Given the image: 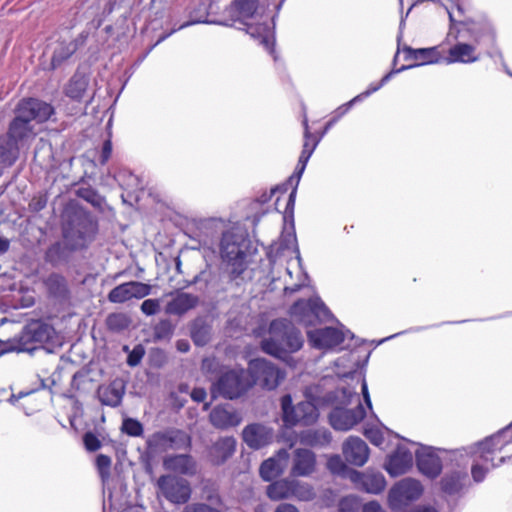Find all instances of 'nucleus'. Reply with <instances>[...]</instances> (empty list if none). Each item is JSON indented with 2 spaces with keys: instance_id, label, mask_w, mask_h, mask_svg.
<instances>
[{
  "instance_id": "nucleus-1",
  "label": "nucleus",
  "mask_w": 512,
  "mask_h": 512,
  "mask_svg": "<svg viewBox=\"0 0 512 512\" xmlns=\"http://www.w3.org/2000/svg\"><path fill=\"white\" fill-rule=\"evenodd\" d=\"M313 400L317 404L333 407L329 414V422L338 431L352 429L366 416V411L359 401V396L352 388H337L323 397H315Z\"/></svg>"
},
{
  "instance_id": "nucleus-2",
  "label": "nucleus",
  "mask_w": 512,
  "mask_h": 512,
  "mask_svg": "<svg viewBox=\"0 0 512 512\" xmlns=\"http://www.w3.org/2000/svg\"><path fill=\"white\" fill-rule=\"evenodd\" d=\"M303 345L301 333L287 319H275L270 323L268 337L261 342L262 350L280 360L288 361L290 354Z\"/></svg>"
},
{
  "instance_id": "nucleus-3",
  "label": "nucleus",
  "mask_w": 512,
  "mask_h": 512,
  "mask_svg": "<svg viewBox=\"0 0 512 512\" xmlns=\"http://www.w3.org/2000/svg\"><path fill=\"white\" fill-rule=\"evenodd\" d=\"M259 0H233L227 9L233 22H240L246 27V32L254 39L259 40L270 54L274 53V27L266 21L261 23L249 22L258 15Z\"/></svg>"
},
{
  "instance_id": "nucleus-4",
  "label": "nucleus",
  "mask_w": 512,
  "mask_h": 512,
  "mask_svg": "<svg viewBox=\"0 0 512 512\" xmlns=\"http://www.w3.org/2000/svg\"><path fill=\"white\" fill-rule=\"evenodd\" d=\"M97 232L98 223L92 215L81 209L75 210L63 224V244L71 251L86 249L94 241Z\"/></svg>"
},
{
  "instance_id": "nucleus-5",
  "label": "nucleus",
  "mask_w": 512,
  "mask_h": 512,
  "mask_svg": "<svg viewBox=\"0 0 512 512\" xmlns=\"http://www.w3.org/2000/svg\"><path fill=\"white\" fill-rule=\"evenodd\" d=\"M55 335V329L40 320L28 323L21 333L4 343L3 352L32 353L43 343L50 342Z\"/></svg>"
},
{
  "instance_id": "nucleus-6",
  "label": "nucleus",
  "mask_w": 512,
  "mask_h": 512,
  "mask_svg": "<svg viewBox=\"0 0 512 512\" xmlns=\"http://www.w3.org/2000/svg\"><path fill=\"white\" fill-rule=\"evenodd\" d=\"M251 241L247 233L240 228H232L223 233L220 242L221 257L233 266L231 274L240 276L245 269L244 260Z\"/></svg>"
},
{
  "instance_id": "nucleus-7",
  "label": "nucleus",
  "mask_w": 512,
  "mask_h": 512,
  "mask_svg": "<svg viewBox=\"0 0 512 512\" xmlns=\"http://www.w3.org/2000/svg\"><path fill=\"white\" fill-rule=\"evenodd\" d=\"M252 387L247 370L234 368L222 372L211 386L213 398L221 396L233 400L241 397Z\"/></svg>"
},
{
  "instance_id": "nucleus-8",
  "label": "nucleus",
  "mask_w": 512,
  "mask_h": 512,
  "mask_svg": "<svg viewBox=\"0 0 512 512\" xmlns=\"http://www.w3.org/2000/svg\"><path fill=\"white\" fill-rule=\"evenodd\" d=\"M303 126L305 142L303 145V150L298 160L296 171L289 177L286 184L277 188L278 190L285 192L287 190L288 185L293 186V189L290 192L286 203L285 211L283 213L284 221H287L288 218H291L293 220L297 187L300 182L301 176L306 168L307 162L309 161L311 155L313 154L319 142V140L314 139L313 136L311 135L307 119H304Z\"/></svg>"
},
{
  "instance_id": "nucleus-9",
  "label": "nucleus",
  "mask_w": 512,
  "mask_h": 512,
  "mask_svg": "<svg viewBox=\"0 0 512 512\" xmlns=\"http://www.w3.org/2000/svg\"><path fill=\"white\" fill-rule=\"evenodd\" d=\"M290 315L294 321L307 327L333 318L330 310L318 296L296 301L290 308Z\"/></svg>"
},
{
  "instance_id": "nucleus-10",
  "label": "nucleus",
  "mask_w": 512,
  "mask_h": 512,
  "mask_svg": "<svg viewBox=\"0 0 512 512\" xmlns=\"http://www.w3.org/2000/svg\"><path fill=\"white\" fill-rule=\"evenodd\" d=\"M247 372L252 386L258 385L268 391L275 390L286 377L285 371L263 358L251 360Z\"/></svg>"
},
{
  "instance_id": "nucleus-11",
  "label": "nucleus",
  "mask_w": 512,
  "mask_h": 512,
  "mask_svg": "<svg viewBox=\"0 0 512 512\" xmlns=\"http://www.w3.org/2000/svg\"><path fill=\"white\" fill-rule=\"evenodd\" d=\"M282 420L287 427L295 425H311L319 417L316 404L311 401H302L297 405L292 404V398L289 394L281 398Z\"/></svg>"
},
{
  "instance_id": "nucleus-12",
  "label": "nucleus",
  "mask_w": 512,
  "mask_h": 512,
  "mask_svg": "<svg viewBox=\"0 0 512 512\" xmlns=\"http://www.w3.org/2000/svg\"><path fill=\"white\" fill-rule=\"evenodd\" d=\"M512 443V422L497 432L496 434L485 438L483 441L475 443L471 448V453L478 454L484 461H492L496 452H501L506 446Z\"/></svg>"
},
{
  "instance_id": "nucleus-13",
  "label": "nucleus",
  "mask_w": 512,
  "mask_h": 512,
  "mask_svg": "<svg viewBox=\"0 0 512 512\" xmlns=\"http://www.w3.org/2000/svg\"><path fill=\"white\" fill-rule=\"evenodd\" d=\"M190 436L183 430L168 429L155 432L148 440V447L155 451L179 450L190 446Z\"/></svg>"
},
{
  "instance_id": "nucleus-14",
  "label": "nucleus",
  "mask_w": 512,
  "mask_h": 512,
  "mask_svg": "<svg viewBox=\"0 0 512 512\" xmlns=\"http://www.w3.org/2000/svg\"><path fill=\"white\" fill-rule=\"evenodd\" d=\"M163 496L172 503L184 504L191 497V488L187 480L163 475L157 481Z\"/></svg>"
},
{
  "instance_id": "nucleus-15",
  "label": "nucleus",
  "mask_w": 512,
  "mask_h": 512,
  "mask_svg": "<svg viewBox=\"0 0 512 512\" xmlns=\"http://www.w3.org/2000/svg\"><path fill=\"white\" fill-rule=\"evenodd\" d=\"M15 113L21 115L29 122L36 121L37 123H44L48 121L55 113L54 107L40 99L27 98L22 99L16 106Z\"/></svg>"
},
{
  "instance_id": "nucleus-16",
  "label": "nucleus",
  "mask_w": 512,
  "mask_h": 512,
  "mask_svg": "<svg viewBox=\"0 0 512 512\" xmlns=\"http://www.w3.org/2000/svg\"><path fill=\"white\" fill-rule=\"evenodd\" d=\"M423 492L419 481L405 478L398 482L389 492V503L393 509L400 508L408 502L418 499Z\"/></svg>"
},
{
  "instance_id": "nucleus-17",
  "label": "nucleus",
  "mask_w": 512,
  "mask_h": 512,
  "mask_svg": "<svg viewBox=\"0 0 512 512\" xmlns=\"http://www.w3.org/2000/svg\"><path fill=\"white\" fill-rule=\"evenodd\" d=\"M151 293V286L138 281H130L113 288L108 294L112 303H124L133 298L141 299Z\"/></svg>"
},
{
  "instance_id": "nucleus-18",
  "label": "nucleus",
  "mask_w": 512,
  "mask_h": 512,
  "mask_svg": "<svg viewBox=\"0 0 512 512\" xmlns=\"http://www.w3.org/2000/svg\"><path fill=\"white\" fill-rule=\"evenodd\" d=\"M37 136L34 125L20 114L15 113V117L10 122L7 137L19 146L29 145Z\"/></svg>"
},
{
  "instance_id": "nucleus-19",
  "label": "nucleus",
  "mask_w": 512,
  "mask_h": 512,
  "mask_svg": "<svg viewBox=\"0 0 512 512\" xmlns=\"http://www.w3.org/2000/svg\"><path fill=\"white\" fill-rule=\"evenodd\" d=\"M307 336L313 347L326 349L340 345L344 341L346 334L337 328L325 327L310 330L307 332Z\"/></svg>"
},
{
  "instance_id": "nucleus-20",
  "label": "nucleus",
  "mask_w": 512,
  "mask_h": 512,
  "mask_svg": "<svg viewBox=\"0 0 512 512\" xmlns=\"http://www.w3.org/2000/svg\"><path fill=\"white\" fill-rule=\"evenodd\" d=\"M242 438L248 447L257 450L273 441V429L260 423H253L243 429Z\"/></svg>"
},
{
  "instance_id": "nucleus-21",
  "label": "nucleus",
  "mask_w": 512,
  "mask_h": 512,
  "mask_svg": "<svg viewBox=\"0 0 512 512\" xmlns=\"http://www.w3.org/2000/svg\"><path fill=\"white\" fill-rule=\"evenodd\" d=\"M316 469V455L309 449L297 448L293 451L291 475L295 477H307Z\"/></svg>"
},
{
  "instance_id": "nucleus-22",
  "label": "nucleus",
  "mask_w": 512,
  "mask_h": 512,
  "mask_svg": "<svg viewBox=\"0 0 512 512\" xmlns=\"http://www.w3.org/2000/svg\"><path fill=\"white\" fill-rule=\"evenodd\" d=\"M342 452L348 463L358 467L363 466L369 458L367 444L361 438L355 436H350L343 443Z\"/></svg>"
},
{
  "instance_id": "nucleus-23",
  "label": "nucleus",
  "mask_w": 512,
  "mask_h": 512,
  "mask_svg": "<svg viewBox=\"0 0 512 512\" xmlns=\"http://www.w3.org/2000/svg\"><path fill=\"white\" fill-rule=\"evenodd\" d=\"M357 487L371 494H379L386 487V480L381 472L367 471L365 473L353 471L350 476Z\"/></svg>"
},
{
  "instance_id": "nucleus-24",
  "label": "nucleus",
  "mask_w": 512,
  "mask_h": 512,
  "mask_svg": "<svg viewBox=\"0 0 512 512\" xmlns=\"http://www.w3.org/2000/svg\"><path fill=\"white\" fill-rule=\"evenodd\" d=\"M419 471L429 478H436L442 470V462L431 447H422L416 452Z\"/></svg>"
},
{
  "instance_id": "nucleus-25",
  "label": "nucleus",
  "mask_w": 512,
  "mask_h": 512,
  "mask_svg": "<svg viewBox=\"0 0 512 512\" xmlns=\"http://www.w3.org/2000/svg\"><path fill=\"white\" fill-rule=\"evenodd\" d=\"M405 59L413 61V63L404 66L405 70L417 66L437 63L441 60L442 56L437 46L429 48L413 49L406 47L404 49Z\"/></svg>"
},
{
  "instance_id": "nucleus-26",
  "label": "nucleus",
  "mask_w": 512,
  "mask_h": 512,
  "mask_svg": "<svg viewBox=\"0 0 512 512\" xmlns=\"http://www.w3.org/2000/svg\"><path fill=\"white\" fill-rule=\"evenodd\" d=\"M209 420L215 428L226 430L238 426L242 418L239 413L230 406H216L210 412Z\"/></svg>"
},
{
  "instance_id": "nucleus-27",
  "label": "nucleus",
  "mask_w": 512,
  "mask_h": 512,
  "mask_svg": "<svg viewBox=\"0 0 512 512\" xmlns=\"http://www.w3.org/2000/svg\"><path fill=\"white\" fill-rule=\"evenodd\" d=\"M469 483L465 468L448 471L441 478V490L447 495H459L467 488Z\"/></svg>"
},
{
  "instance_id": "nucleus-28",
  "label": "nucleus",
  "mask_w": 512,
  "mask_h": 512,
  "mask_svg": "<svg viewBox=\"0 0 512 512\" xmlns=\"http://www.w3.org/2000/svg\"><path fill=\"white\" fill-rule=\"evenodd\" d=\"M289 461V453L286 449H280L278 453L260 466V476L265 481H271L283 473Z\"/></svg>"
},
{
  "instance_id": "nucleus-29",
  "label": "nucleus",
  "mask_w": 512,
  "mask_h": 512,
  "mask_svg": "<svg viewBox=\"0 0 512 512\" xmlns=\"http://www.w3.org/2000/svg\"><path fill=\"white\" fill-rule=\"evenodd\" d=\"M412 464V453L404 447H398L396 451L389 456L385 464V469L392 477H397L406 473L412 467Z\"/></svg>"
},
{
  "instance_id": "nucleus-30",
  "label": "nucleus",
  "mask_w": 512,
  "mask_h": 512,
  "mask_svg": "<svg viewBox=\"0 0 512 512\" xmlns=\"http://www.w3.org/2000/svg\"><path fill=\"white\" fill-rule=\"evenodd\" d=\"M124 394L125 385L120 380H114L108 385L99 386L97 390L99 401L110 407H118L122 403Z\"/></svg>"
},
{
  "instance_id": "nucleus-31",
  "label": "nucleus",
  "mask_w": 512,
  "mask_h": 512,
  "mask_svg": "<svg viewBox=\"0 0 512 512\" xmlns=\"http://www.w3.org/2000/svg\"><path fill=\"white\" fill-rule=\"evenodd\" d=\"M171 297L166 305V313L171 315H183L196 307L199 302L198 296L186 292L172 293Z\"/></svg>"
},
{
  "instance_id": "nucleus-32",
  "label": "nucleus",
  "mask_w": 512,
  "mask_h": 512,
  "mask_svg": "<svg viewBox=\"0 0 512 512\" xmlns=\"http://www.w3.org/2000/svg\"><path fill=\"white\" fill-rule=\"evenodd\" d=\"M472 447H473V445H471L467 448H463L462 450H458L457 452H455V457H457V455L462 456L463 455L462 451H463V452H465L466 455L470 456L473 459V464L471 467V475H472L473 480L475 482L479 483L485 479L486 474L490 468L498 467L500 464L504 463L505 458L502 457L500 459L499 464H495L493 462V460L492 461H484L483 459L480 458L479 453L474 454V455L471 453Z\"/></svg>"
},
{
  "instance_id": "nucleus-33",
  "label": "nucleus",
  "mask_w": 512,
  "mask_h": 512,
  "mask_svg": "<svg viewBox=\"0 0 512 512\" xmlns=\"http://www.w3.org/2000/svg\"><path fill=\"white\" fill-rule=\"evenodd\" d=\"M479 60L476 53V47L471 44L459 42L448 50V57L445 58L447 64L451 63H474Z\"/></svg>"
},
{
  "instance_id": "nucleus-34",
  "label": "nucleus",
  "mask_w": 512,
  "mask_h": 512,
  "mask_svg": "<svg viewBox=\"0 0 512 512\" xmlns=\"http://www.w3.org/2000/svg\"><path fill=\"white\" fill-rule=\"evenodd\" d=\"M236 450V440L234 437L227 436L218 439L210 448L211 461L220 465L230 458Z\"/></svg>"
},
{
  "instance_id": "nucleus-35",
  "label": "nucleus",
  "mask_w": 512,
  "mask_h": 512,
  "mask_svg": "<svg viewBox=\"0 0 512 512\" xmlns=\"http://www.w3.org/2000/svg\"><path fill=\"white\" fill-rule=\"evenodd\" d=\"M165 469L184 475H192L196 471L194 459L187 454L168 456L164 459Z\"/></svg>"
},
{
  "instance_id": "nucleus-36",
  "label": "nucleus",
  "mask_w": 512,
  "mask_h": 512,
  "mask_svg": "<svg viewBox=\"0 0 512 512\" xmlns=\"http://www.w3.org/2000/svg\"><path fill=\"white\" fill-rule=\"evenodd\" d=\"M300 444L311 447L327 446L331 440V432L326 428L307 429L299 433Z\"/></svg>"
},
{
  "instance_id": "nucleus-37",
  "label": "nucleus",
  "mask_w": 512,
  "mask_h": 512,
  "mask_svg": "<svg viewBox=\"0 0 512 512\" xmlns=\"http://www.w3.org/2000/svg\"><path fill=\"white\" fill-rule=\"evenodd\" d=\"M461 24L466 26L467 31L470 33L475 43H480L484 37H488L491 41L495 39V33L492 25L486 19L481 21L465 20L460 21Z\"/></svg>"
},
{
  "instance_id": "nucleus-38",
  "label": "nucleus",
  "mask_w": 512,
  "mask_h": 512,
  "mask_svg": "<svg viewBox=\"0 0 512 512\" xmlns=\"http://www.w3.org/2000/svg\"><path fill=\"white\" fill-rule=\"evenodd\" d=\"M44 285L49 294L57 299H64L68 295V286L66 279L57 273L50 274L45 280Z\"/></svg>"
},
{
  "instance_id": "nucleus-39",
  "label": "nucleus",
  "mask_w": 512,
  "mask_h": 512,
  "mask_svg": "<svg viewBox=\"0 0 512 512\" xmlns=\"http://www.w3.org/2000/svg\"><path fill=\"white\" fill-rule=\"evenodd\" d=\"M293 479H281L271 483L267 487V496L271 500H282L291 498Z\"/></svg>"
},
{
  "instance_id": "nucleus-40",
  "label": "nucleus",
  "mask_w": 512,
  "mask_h": 512,
  "mask_svg": "<svg viewBox=\"0 0 512 512\" xmlns=\"http://www.w3.org/2000/svg\"><path fill=\"white\" fill-rule=\"evenodd\" d=\"M88 87V79L80 74H75L65 87V94L73 100L80 101Z\"/></svg>"
},
{
  "instance_id": "nucleus-41",
  "label": "nucleus",
  "mask_w": 512,
  "mask_h": 512,
  "mask_svg": "<svg viewBox=\"0 0 512 512\" xmlns=\"http://www.w3.org/2000/svg\"><path fill=\"white\" fill-rule=\"evenodd\" d=\"M20 147L8 137L3 140L0 143V165L2 167L13 165L18 158Z\"/></svg>"
},
{
  "instance_id": "nucleus-42",
  "label": "nucleus",
  "mask_w": 512,
  "mask_h": 512,
  "mask_svg": "<svg viewBox=\"0 0 512 512\" xmlns=\"http://www.w3.org/2000/svg\"><path fill=\"white\" fill-rule=\"evenodd\" d=\"M211 336V328L203 320H196L191 328V338L197 346L206 345Z\"/></svg>"
},
{
  "instance_id": "nucleus-43",
  "label": "nucleus",
  "mask_w": 512,
  "mask_h": 512,
  "mask_svg": "<svg viewBox=\"0 0 512 512\" xmlns=\"http://www.w3.org/2000/svg\"><path fill=\"white\" fill-rule=\"evenodd\" d=\"M315 496L314 488L310 484L293 479L291 498L299 501H311Z\"/></svg>"
},
{
  "instance_id": "nucleus-44",
  "label": "nucleus",
  "mask_w": 512,
  "mask_h": 512,
  "mask_svg": "<svg viewBox=\"0 0 512 512\" xmlns=\"http://www.w3.org/2000/svg\"><path fill=\"white\" fill-rule=\"evenodd\" d=\"M75 52V46L72 43H60L55 48L52 58L51 65L55 69L62 62L68 59Z\"/></svg>"
},
{
  "instance_id": "nucleus-45",
  "label": "nucleus",
  "mask_w": 512,
  "mask_h": 512,
  "mask_svg": "<svg viewBox=\"0 0 512 512\" xmlns=\"http://www.w3.org/2000/svg\"><path fill=\"white\" fill-rule=\"evenodd\" d=\"M77 196L84 199L94 207H101L103 198L91 187H81L77 190Z\"/></svg>"
},
{
  "instance_id": "nucleus-46",
  "label": "nucleus",
  "mask_w": 512,
  "mask_h": 512,
  "mask_svg": "<svg viewBox=\"0 0 512 512\" xmlns=\"http://www.w3.org/2000/svg\"><path fill=\"white\" fill-rule=\"evenodd\" d=\"M122 431L132 437H140L143 435V425L136 419L126 418L122 423Z\"/></svg>"
},
{
  "instance_id": "nucleus-47",
  "label": "nucleus",
  "mask_w": 512,
  "mask_h": 512,
  "mask_svg": "<svg viewBox=\"0 0 512 512\" xmlns=\"http://www.w3.org/2000/svg\"><path fill=\"white\" fill-rule=\"evenodd\" d=\"M111 458L104 454H99L96 457V467L102 481H106L110 476Z\"/></svg>"
},
{
  "instance_id": "nucleus-48",
  "label": "nucleus",
  "mask_w": 512,
  "mask_h": 512,
  "mask_svg": "<svg viewBox=\"0 0 512 512\" xmlns=\"http://www.w3.org/2000/svg\"><path fill=\"white\" fill-rule=\"evenodd\" d=\"M404 70H405V67H401L399 69H394V70L390 71L389 73H387L380 80V82L378 84H375V85L371 84L366 91H364L361 94H359L358 96H360V100L363 99V98H366V97L370 96L372 93L378 91L383 85H385L391 79V77L394 74L400 73V72H402Z\"/></svg>"
},
{
  "instance_id": "nucleus-49",
  "label": "nucleus",
  "mask_w": 512,
  "mask_h": 512,
  "mask_svg": "<svg viewBox=\"0 0 512 512\" xmlns=\"http://www.w3.org/2000/svg\"><path fill=\"white\" fill-rule=\"evenodd\" d=\"M107 325L111 330L120 331L127 327L128 321L124 314L114 313L108 316Z\"/></svg>"
},
{
  "instance_id": "nucleus-50",
  "label": "nucleus",
  "mask_w": 512,
  "mask_h": 512,
  "mask_svg": "<svg viewBox=\"0 0 512 512\" xmlns=\"http://www.w3.org/2000/svg\"><path fill=\"white\" fill-rule=\"evenodd\" d=\"M145 355V349L141 344L136 345L132 351L128 354L127 364L130 367H135L140 364L142 358Z\"/></svg>"
},
{
  "instance_id": "nucleus-51",
  "label": "nucleus",
  "mask_w": 512,
  "mask_h": 512,
  "mask_svg": "<svg viewBox=\"0 0 512 512\" xmlns=\"http://www.w3.org/2000/svg\"><path fill=\"white\" fill-rule=\"evenodd\" d=\"M141 311L147 315H155L160 311V301L158 299H146L141 304Z\"/></svg>"
},
{
  "instance_id": "nucleus-52",
  "label": "nucleus",
  "mask_w": 512,
  "mask_h": 512,
  "mask_svg": "<svg viewBox=\"0 0 512 512\" xmlns=\"http://www.w3.org/2000/svg\"><path fill=\"white\" fill-rule=\"evenodd\" d=\"M183 512H222L220 509L206 503H193L184 507Z\"/></svg>"
},
{
  "instance_id": "nucleus-53",
  "label": "nucleus",
  "mask_w": 512,
  "mask_h": 512,
  "mask_svg": "<svg viewBox=\"0 0 512 512\" xmlns=\"http://www.w3.org/2000/svg\"><path fill=\"white\" fill-rule=\"evenodd\" d=\"M173 333V328L168 321H162L155 327V337L157 339L169 338Z\"/></svg>"
},
{
  "instance_id": "nucleus-54",
  "label": "nucleus",
  "mask_w": 512,
  "mask_h": 512,
  "mask_svg": "<svg viewBox=\"0 0 512 512\" xmlns=\"http://www.w3.org/2000/svg\"><path fill=\"white\" fill-rule=\"evenodd\" d=\"M84 445L88 451L94 452L101 446L99 439L91 432H87L83 437Z\"/></svg>"
},
{
  "instance_id": "nucleus-55",
  "label": "nucleus",
  "mask_w": 512,
  "mask_h": 512,
  "mask_svg": "<svg viewBox=\"0 0 512 512\" xmlns=\"http://www.w3.org/2000/svg\"><path fill=\"white\" fill-rule=\"evenodd\" d=\"M62 244L57 242L51 245L46 251V259L50 262H57L61 257Z\"/></svg>"
},
{
  "instance_id": "nucleus-56",
  "label": "nucleus",
  "mask_w": 512,
  "mask_h": 512,
  "mask_svg": "<svg viewBox=\"0 0 512 512\" xmlns=\"http://www.w3.org/2000/svg\"><path fill=\"white\" fill-rule=\"evenodd\" d=\"M364 435L370 440V442L374 445H381L383 442V436L377 429H365Z\"/></svg>"
},
{
  "instance_id": "nucleus-57",
  "label": "nucleus",
  "mask_w": 512,
  "mask_h": 512,
  "mask_svg": "<svg viewBox=\"0 0 512 512\" xmlns=\"http://www.w3.org/2000/svg\"><path fill=\"white\" fill-rule=\"evenodd\" d=\"M360 100V96H356L354 97L352 100H350L349 102H347L346 104L338 107L335 111V118H337V120H339L343 115H345L349 110L350 108L352 107V105L359 101Z\"/></svg>"
},
{
  "instance_id": "nucleus-58",
  "label": "nucleus",
  "mask_w": 512,
  "mask_h": 512,
  "mask_svg": "<svg viewBox=\"0 0 512 512\" xmlns=\"http://www.w3.org/2000/svg\"><path fill=\"white\" fill-rule=\"evenodd\" d=\"M46 204H47V199L40 196L37 198H33L29 204V207L32 211L39 212L46 207Z\"/></svg>"
},
{
  "instance_id": "nucleus-59",
  "label": "nucleus",
  "mask_w": 512,
  "mask_h": 512,
  "mask_svg": "<svg viewBox=\"0 0 512 512\" xmlns=\"http://www.w3.org/2000/svg\"><path fill=\"white\" fill-rule=\"evenodd\" d=\"M210 279H211V272L204 270V271H201L199 274H197L193 278L191 283L198 284V283L204 282V286L207 287L210 282Z\"/></svg>"
},
{
  "instance_id": "nucleus-60",
  "label": "nucleus",
  "mask_w": 512,
  "mask_h": 512,
  "mask_svg": "<svg viewBox=\"0 0 512 512\" xmlns=\"http://www.w3.org/2000/svg\"><path fill=\"white\" fill-rule=\"evenodd\" d=\"M112 154V143L111 140H106L103 143L102 152H101V163L105 164Z\"/></svg>"
},
{
  "instance_id": "nucleus-61",
  "label": "nucleus",
  "mask_w": 512,
  "mask_h": 512,
  "mask_svg": "<svg viewBox=\"0 0 512 512\" xmlns=\"http://www.w3.org/2000/svg\"><path fill=\"white\" fill-rule=\"evenodd\" d=\"M362 512H387L378 502L370 501L363 506Z\"/></svg>"
},
{
  "instance_id": "nucleus-62",
  "label": "nucleus",
  "mask_w": 512,
  "mask_h": 512,
  "mask_svg": "<svg viewBox=\"0 0 512 512\" xmlns=\"http://www.w3.org/2000/svg\"><path fill=\"white\" fill-rule=\"evenodd\" d=\"M207 393L204 388H194L191 392V398L197 403H201L206 399Z\"/></svg>"
},
{
  "instance_id": "nucleus-63",
  "label": "nucleus",
  "mask_w": 512,
  "mask_h": 512,
  "mask_svg": "<svg viewBox=\"0 0 512 512\" xmlns=\"http://www.w3.org/2000/svg\"><path fill=\"white\" fill-rule=\"evenodd\" d=\"M343 466V463L339 456L331 457L328 461V468L332 472H338V470Z\"/></svg>"
},
{
  "instance_id": "nucleus-64",
  "label": "nucleus",
  "mask_w": 512,
  "mask_h": 512,
  "mask_svg": "<svg viewBox=\"0 0 512 512\" xmlns=\"http://www.w3.org/2000/svg\"><path fill=\"white\" fill-rule=\"evenodd\" d=\"M274 512H300L294 505L289 503L280 504Z\"/></svg>"
}]
</instances>
